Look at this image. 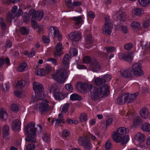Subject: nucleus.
<instances>
[{"label":"nucleus","instance_id":"f03ea898","mask_svg":"<svg viewBox=\"0 0 150 150\" xmlns=\"http://www.w3.org/2000/svg\"><path fill=\"white\" fill-rule=\"evenodd\" d=\"M110 86L107 84L95 88L91 92V97L94 100L108 96L109 94Z\"/></svg>","mask_w":150,"mask_h":150},{"label":"nucleus","instance_id":"4d7b16f0","mask_svg":"<svg viewBox=\"0 0 150 150\" xmlns=\"http://www.w3.org/2000/svg\"><path fill=\"white\" fill-rule=\"evenodd\" d=\"M19 0H2L3 3L5 4H8L10 2L16 3L19 1Z\"/></svg>","mask_w":150,"mask_h":150},{"label":"nucleus","instance_id":"bf43d9fd","mask_svg":"<svg viewBox=\"0 0 150 150\" xmlns=\"http://www.w3.org/2000/svg\"><path fill=\"white\" fill-rule=\"evenodd\" d=\"M21 33L23 35L27 34L28 32V29L25 27H22L20 29Z\"/></svg>","mask_w":150,"mask_h":150},{"label":"nucleus","instance_id":"79ce46f5","mask_svg":"<svg viewBox=\"0 0 150 150\" xmlns=\"http://www.w3.org/2000/svg\"><path fill=\"white\" fill-rule=\"evenodd\" d=\"M25 81L24 80H20L16 85V87L17 89L22 88L24 86Z\"/></svg>","mask_w":150,"mask_h":150},{"label":"nucleus","instance_id":"f257e3e1","mask_svg":"<svg viewBox=\"0 0 150 150\" xmlns=\"http://www.w3.org/2000/svg\"><path fill=\"white\" fill-rule=\"evenodd\" d=\"M35 124L33 123L30 122L28 123L24 131L25 134H29L25 138L26 141L30 142H35L36 139L35 137L36 135V132L40 133L42 132V128L40 126L37 125L36 128H35Z\"/></svg>","mask_w":150,"mask_h":150},{"label":"nucleus","instance_id":"f8f14e48","mask_svg":"<svg viewBox=\"0 0 150 150\" xmlns=\"http://www.w3.org/2000/svg\"><path fill=\"white\" fill-rule=\"evenodd\" d=\"M139 95V93L137 92L131 94L128 93H125L124 96L125 100H127V102L128 103H129L135 100Z\"/></svg>","mask_w":150,"mask_h":150},{"label":"nucleus","instance_id":"3c124183","mask_svg":"<svg viewBox=\"0 0 150 150\" xmlns=\"http://www.w3.org/2000/svg\"><path fill=\"white\" fill-rule=\"evenodd\" d=\"M35 149V144H29L26 146V150H34Z\"/></svg>","mask_w":150,"mask_h":150},{"label":"nucleus","instance_id":"412c9836","mask_svg":"<svg viewBox=\"0 0 150 150\" xmlns=\"http://www.w3.org/2000/svg\"><path fill=\"white\" fill-rule=\"evenodd\" d=\"M130 69H123L120 71V74L123 77L129 78L132 76Z\"/></svg>","mask_w":150,"mask_h":150},{"label":"nucleus","instance_id":"9b49d317","mask_svg":"<svg viewBox=\"0 0 150 150\" xmlns=\"http://www.w3.org/2000/svg\"><path fill=\"white\" fill-rule=\"evenodd\" d=\"M81 33L77 32L75 31L71 33L68 35L69 38L72 40L75 41L79 40L81 38Z\"/></svg>","mask_w":150,"mask_h":150},{"label":"nucleus","instance_id":"603ef678","mask_svg":"<svg viewBox=\"0 0 150 150\" xmlns=\"http://www.w3.org/2000/svg\"><path fill=\"white\" fill-rule=\"evenodd\" d=\"M43 139L46 142H49L50 139V134H44L43 137Z\"/></svg>","mask_w":150,"mask_h":150},{"label":"nucleus","instance_id":"774afa93","mask_svg":"<svg viewBox=\"0 0 150 150\" xmlns=\"http://www.w3.org/2000/svg\"><path fill=\"white\" fill-rule=\"evenodd\" d=\"M83 146H84V149L86 150H90L91 147L89 144V141L87 143Z\"/></svg>","mask_w":150,"mask_h":150},{"label":"nucleus","instance_id":"f704fd0d","mask_svg":"<svg viewBox=\"0 0 150 150\" xmlns=\"http://www.w3.org/2000/svg\"><path fill=\"white\" fill-rule=\"evenodd\" d=\"M69 106V105L68 103H66L63 105H62L60 107L61 113L62 114L65 113L68 111Z\"/></svg>","mask_w":150,"mask_h":150},{"label":"nucleus","instance_id":"2eb2a0df","mask_svg":"<svg viewBox=\"0 0 150 150\" xmlns=\"http://www.w3.org/2000/svg\"><path fill=\"white\" fill-rule=\"evenodd\" d=\"M33 88L35 93L38 94L42 92L44 90L43 85L40 83L35 82L33 84Z\"/></svg>","mask_w":150,"mask_h":150},{"label":"nucleus","instance_id":"f3484780","mask_svg":"<svg viewBox=\"0 0 150 150\" xmlns=\"http://www.w3.org/2000/svg\"><path fill=\"white\" fill-rule=\"evenodd\" d=\"M37 98L34 97L32 98L31 100H34L35 101V99H36V100H48V99L49 97L45 93L41 92L36 95Z\"/></svg>","mask_w":150,"mask_h":150},{"label":"nucleus","instance_id":"c756f323","mask_svg":"<svg viewBox=\"0 0 150 150\" xmlns=\"http://www.w3.org/2000/svg\"><path fill=\"white\" fill-rule=\"evenodd\" d=\"M132 12L134 15L139 16L144 13L143 10L141 8H134Z\"/></svg>","mask_w":150,"mask_h":150},{"label":"nucleus","instance_id":"e433bc0d","mask_svg":"<svg viewBox=\"0 0 150 150\" xmlns=\"http://www.w3.org/2000/svg\"><path fill=\"white\" fill-rule=\"evenodd\" d=\"M70 58L71 57L68 54L65 55L64 58L63 63L64 65H65L67 68L69 67V61Z\"/></svg>","mask_w":150,"mask_h":150},{"label":"nucleus","instance_id":"5fc2aeb1","mask_svg":"<svg viewBox=\"0 0 150 150\" xmlns=\"http://www.w3.org/2000/svg\"><path fill=\"white\" fill-rule=\"evenodd\" d=\"M126 18V15L124 13H122L119 14V16H117L118 19L122 21H124Z\"/></svg>","mask_w":150,"mask_h":150},{"label":"nucleus","instance_id":"7ed1b4c3","mask_svg":"<svg viewBox=\"0 0 150 150\" xmlns=\"http://www.w3.org/2000/svg\"><path fill=\"white\" fill-rule=\"evenodd\" d=\"M31 100L30 103H34V109L41 113H45L50 110L51 109L50 103L48 100H36V99Z\"/></svg>","mask_w":150,"mask_h":150},{"label":"nucleus","instance_id":"dca6fc26","mask_svg":"<svg viewBox=\"0 0 150 150\" xmlns=\"http://www.w3.org/2000/svg\"><path fill=\"white\" fill-rule=\"evenodd\" d=\"M9 127L6 125L3 126L2 129V133L4 138L6 140L9 139L10 138Z\"/></svg>","mask_w":150,"mask_h":150},{"label":"nucleus","instance_id":"39448f33","mask_svg":"<svg viewBox=\"0 0 150 150\" xmlns=\"http://www.w3.org/2000/svg\"><path fill=\"white\" fill-rule=\"evenodd\" d=\"M64 74L65 72L63 71L58 70L55 73L52 75V77L59 83H63L65 82L66 80Z\"/></svg>","mask_w":150,"mask_h":150},{"label":"nucleus","instance_id":"2f4dec72","mask_svg":"<svg viewBox=\"0 0 150 150\" xmlns=\"http://www.w3.org/2000/svg\"><path fill=\"white\" fill-rule=\"evenodd\" d=\"M139 2L142 7H146L150 4V0H139Z\"/></svg>","mask_w":150,"mask_h":150},{"label":"nucleus","instance_id":"473e14b6","mask_svg":"<svg viewBox=\"0 0 150 150\" xmlns=\"http://www.w3.org/2000/svg\"><path fill=\"white\" fill-rule=\"evenodd\" d=\"M141 129L144 131L149 132L150 131V124L146 123L141 126Z\"/></svg>","mask_w":150,"mask_h":150},{"label":"nucleus","instance_id":"de8ad7c7","mask_svg":"<svg viewBox=\"0 0 150 150\" xmlns=\"http://www.w3.org/2000/svg\"><path fill=\"white\" fill-rule=\"evenodd\" d=\"M31 17H32V16H30L29 12L28 13V14L27 13H25L23 18L24 21L26 23H27L29 21L30 18Z\"/></svg>","mask_w":150,"mask_h":150},{"label":"nucleus","instance_id":"a211bd4d","mask_svg":"<svg viewBox=\"0 0 150 150\" xmlns=\"http://www.w3.org/2000/svg\"><path fill=\"white\" fill-rule=\"evenodd\" d=\"M21 125L20 121L18 119H15L11 123V127L13 131H16L19 129Z\"/></svg>","mask_w":150,"mask_h":150},{"label":"nucleus","instance_id":"6ab92c4d","mask_svg":"<svg viewBox=\"0 0 150 150\" xmlns=\"http://www.w3.org/2000/svg\"><path fill=\"white\" fill-rule=\"evenodd\" d=\"M134 138L139 143L144 142L145 139V136L144 134L138 132L134 136Z\"/></svg>","mask_w":150,"mask_h":150},{"label":"nucleus","instance_id":"58836bf2","mask_svg":"<svg viewBox=\"0 0 150 150\" xmlns=\"http://www.w3.org/2000/svg\"><path fill=\"white\" fill-rule=\"evenodd\" d=\"M70 99L72 100H80L82 99L81 97L79 95L74 93L72 94L70 96Z\"/></svg>","mask_w":150,"mask_h":150},{"label":"nucleus","instance_id":"72a5a7b5","mask_svg":"<svg viewBox=\"0 0 150 150\" xmlns=\"http://www.w3.org/2000/svg\"><path fill=\"white\" fill-rule=\"evenodd\" d=\"M94 82L96 85L100 86L105 83V80L103 79L102 77H97L95 78Z\"/></svg>","mask_w":150,"mask_h":150},{"label":"nucleus","instance_id":"052dcab7","mask_svg":"<svg viewBox=\"0 0 150 150\" xmlns=\"http://www.w3.org/2000/svg\"><path fill=\"white\" fill-rule=\"evenodd\" d=\"M103 79L105 80V83L106 81H109L111 79L110 76L108 74L104 75L103 77Z\"/></svg>","mask_w":150,"mask_h":150},{"label":"nucleus","instance_id":"09e8293b","mask_svg":"<svg viewBox=\"0 0 150 150\" xmlns=\"http://www.w3.org/2000/svg\"><path fill=\"white\" fill-rule=\"evenodd\" d=\"M11 110L13 112H17L19 110V107L16 104H13L11 107Z\"/></svg>","mask_w":150,"mask_h":150},{"label":"nucleus","instance_id":"bb28decb","mask_svg":"<svg viewBox=\"0 0 150 150\" xmlns=\"http://www.w3.org/2000/svg\"><path fill=\"white\" fill-rule=\"evenodd\" d=\"M64 119L63 118V115L60 113L59 114L58 117L56 119V122L55 124V126L57 127L59 124L61 123H64Z\"/></svg>","mask_w":150,"mask_h":150},{"label":"nucleus","instance_id":"0eeeda50","mask_svg":"<svg viewBox=\"0 0 150 150\" xmlns=\"http://www.w3.org/2000/svg\"><path fill=\"white\" fill-rule=\"evenodd\" d=\"M57 88L55 84H53L50 89V91L53 93L55 99L58 100H61L65 98L64 94L61 92L57 91Z\"/></svg>","mask_w":150,"mask_h":150},{"label":"nucleus","instance_id":"a18cd8bd","mask_svg":"<svg viewBox=\"0 0 150 150\" xmlns=\"http://www.w3.org/2000/svg\"><path fill=\"white\" fill-rule=\"evenodd\" d=\"M112 147V145L111 144L110 141L108 139L106 142L105 145V148L106 150H110Z\"/></svg>","mask_w":150,"mask_h":150},{"label":"nucleus","instance_id":"c03bdc74","mask_svg":"<svg viewBox=\"0 0 150 150\" xmlns=\"http://www.w3.org/2000/svg\"><path fill=\"white\" fill-rule=\"evenodd\" d=\"M129 139V137L128 136L126 135L121 137V140L120 142H121V144H123L127 143Z\"/></svg>","mask_w":150,"mask_h":150},{"label":"nucleus","instance_id":"69168bd1","mask_svg":"<svg viewBox=\"0 0 150 150\" xmlns=\"http://www.w3.org/2000/svg\"><path fill=\"white\" fill-rule=\"evenodd\" d=\"M42 39L43 42L46 43H48L50 42L49 38L45 36H43L42 37Z\"/></svg>","mask_w":150,"mask_h":150},{"label":"nucleus","instance_id":"393cba45","mask_svg":"<svg viewBox=\"0 0 150 150\" xmlns=\"http://www.w3.org/2000/svg\"><path fill=\"white\" fill-rule=\"evenodd\" d=\"M93 42L92 37L91 35L87 36L86 38V47L88 48L91 46V44Z\"/></svg>","mask_w":150,"mask_h":150},{"label":"nucleus","instance_id":"cd10ccee","mask_svg":"<svg viewBox=\"0 0 150 150\" xmlns=\"http://www.w3.org/2000/svg\"><path fill=\"white\" fill-rule=\"evenodd\" d=\"M63 48L62 45V43L59 42L57 44L56 47V52H54V56L55 57H57L59 54H57L58 53L60 52Z\"/></svg>","mask_w":150,"mask_h":150},{"label":"nucleus","instance_id":"a19ab883","mask_svg":"<svg viewBox=\"0 0 150 150\" xmlns=\"http://www.w3.org/2000/svg\"><path fill=\"white\" fill-rule=\"evenodd\" d=\"M79 119L80 121L82 122L86 121L88 120L87 114L85 113L81 114L79 116Z\"/></svg>","mask_w":150,"mask_h":150},{"label":"nucleus","instance_id":"338daca9","mask_svg":"<svg viewBox=\"0 0 150 150\" xmlns=\"http://www.w3.org/2000/svg\"><path fill=\"white\" fill-rule=\"evenodd\" d=\"M47 61L51 62L54 65H56L57 61L55 59H54L52 58H49L47 59Z\"/></svg>","mask_w":150,"mask_h":150},{"label":"nucleus","instance_id":"4be33fe9","mask_svg":"<svg viewBox=\"0 0 150 150\" xmlns=\"http://www.w3.org/2000/svg\"><path fill=\"white\" fill-rule=\"evenodd\" d=\"M140 114L142 118L144 119L147 118L149 116L148 109L146 108H142L140 110Z\"/></svg>","mask_w":150,"mask_h":150},{"label":"nucleus","instance_id":"49530a36","mask_svg":"<svg viewBox=\"0 0 150 150\" xmlns=\"http://www.w3.org/2000/svg\"><path fill=\"white\" fill-rule=\"evenodd\" d=\"M14 18L15 16H13V14L10 12L8 13L6 16V19L9 22H11V20Z\"/></svg>","mask_w":150,"mask_h":150},{"label":"nucleus","instance_id":"680f3d73","mask_svg":"<svg viewBox=\"0 0 150 150\" xmlns=\"http://www.w3.org/2000/svg\"><path fill=\"white\" fill-rule=\"evenodd\" d=\"M66 88L69 91L71 92H72L73 90V88L71 84L70 83H68L65 86Z\"/></svg>","mask_w":150,"mask_h":150},{"label":"nucleus","instance_id":"20e7f679","mask_svg":"<svg viewBox=\"0 0 150 150\" xmlns=\"http://www.w3.org/2000/svg\"><path fill=\"white\" fill-rule=\"evenodd\" d=\"M105 22L102 28L103 34L110 35L112 30L113 25L111 23L110 16H106L105 17Z\"/></svg>","mask_w":150,"mask_h":150},{"label":"nucleus","instance_id":"e2e57ef3","mask_svg":"<svg viewBox=\"0 0 150 150\" xmlns=\"http://www.w3.org/2000/svg\"><path fill=\"white\" fill-rule=\"evenodd\" d=\"M133 47V45L131 43H128L125 44L124 46V48L127 50H129L131 49Z\"/></svg>","mask_w":150,"mask_h":150},{"label":"nucleus","instance_id":"6e6552de","mask_svg":"<svg viewBox=\"0 0 150 150\" xmlns=\"http://www.w3.org/2000/svg\"><path fill=\"white\" fill-rule=\"evenodd\" d=\"M48 34L49 35L51 36L54 38L57 37L59 40H60L62 39V35L59 33L57 27L53 26L50 27L49 30Z\"/></svg>","mask_w":150,"mask_h":150},{"label":"nucleus","instance_id":"864d4df0","mask_svg":"<svg viewBox=\"0 0 150 150\" xmlns=\"http://www.w3.org/2000/svg\"><path fill=\"white\" fill-rule=\"evenodd\" d=\"M70 54L72 56H74L77 55L78 52L76 49L72 48L71 49L69 52Z\"/></svg>","mask_w":150,"mask_h":150},{"label":"nucleus","instance_id":"aec40b11","mask_svg":"<svg viewBox=\"0 0 150 150\" xmlns=\"http://www.w3.org/2000/svg\"><path fill=\"white\" fill-rule=\"evenodd\" d=\"M83 16L82 15H81L77 17H74L73 18V20L75 21V25L77 26V27H75L76 29H78L80 28V26L79 25L83 22Z\"/></svg>","mask_w":150,"mask_h":150},{"label":"nucleus","instance_id":"13d9d810","mask_svg":"<svg viewBox=\"0 0 150 150\" xmlns=\"http://www.w3.org/2000/svg\"><path fill=\"white\" fill-rule=\"evenodd\" d=\"M52 70V67L49 65H47L45 69V74H48L50 73Z\"/></svg>","mask_w":150,"mask_h":150},{"label":"nucleus","instance_id":"9d476101","mask_svg":"<svg viewBox=\"0 0 150 150\" xmlns=\"http://www.w3.org/2000/svg\"><path fill=\"white\" fill-rule=\"evenodd\" d=\"M77 86L78 88H80L85 93L89 91L93 87V86L91 84H88L81 82L78 83Z\"/></svg>","mask_w":150,"mask_h":150},{"label":"nucleus","instance_id":"8fccbe9b","mask_svg":"<svg viewBox=\"0 0 150 150\" xmlns=\"http://www.w3.org/2000/svg\"><path fill=\"white\" fill-rule=\"evenodd\" d=\"M0 25L3 30H5L6 29V25L5 23L4 20L1 17L0 18Z\"/></svg>","mask_w":150,"mask_h":150},{"label":"nucleus","instance_id":"7c9ffc66","mask_svg":"<svg viewBox=\"0 0 150 150\" xmlns=\"http://www.w3.org/2000/svg\"><path fill=\"white\" fill-rule=\"evenodd\" d=\"M89 141L87 139V138L85 136L80 137L78 139V142L79 144L83 146Z\"/></svg>","mask_w":150,"mask_h":150},{"label":"nucleus","instance_id":"37998d69","mask_svg":"<svg viewBox=\"0 0 150 150\" xmlns=\"http://www.w3.org/2000/svg\"><path fill=\"white\" fill-rule=\"evenodd\" d=\"M131 25L133 29H139L141 28L140 23L137 21H134L131 24Z\"/></svg>","mask_w":150,"mask_h":150},{"label":"nucleus","instance_id":"b1692460","mask_svg":"<svg viewBox=\"0 0 150 150\" xmlns=\"http://www.w3.org/2000/svg\"><path fill=\"white\" fill-rule=\"evenodd\" d=\"M115 131L112 134V137L113 140L117 143L120 142L121 137Z\"/></svg>","mask_w":150,"mask_h":150},{"label":"nucleus","instance_id":"c85d7f7f","mask_svg":"<svg viewBox=\"0 0 150 150\" xmlns=\"http://www.w3.org/2000/svg\"><path fill=\"white\" fill-rule=\"evenodd\" d=\"M8 114L5 110L2 109L0 110V118L2 121H4L8 118Z\"/></svg>","mask_w":150,"mask_h":150},{"label":"nucleus","instance_id":"5701e85b","mask_svg":"<svg viewBox=\"0 0 150 150\" xmlns=\"http://www.w3.org/2000/svg\"><path fill=\"white\" fill-rule=\"evenodd\" d=\"M28 68V67L27 63L25 62H23L19 65L18 69L19 72H23L27 70Z\"/></svg>","mask_w":150,"mask_h":150},{"label":"nucleus","instance_id":"ea45409f","mask_svg":"<svg viewBox=\"0 0 150 150\" xmlns=\"http://www.w3.org/2000/svg\"><path fill=\"white\" fill-rule=\"evenodd\" d=\"M141 123V120L140 117L137 116L133 120V126L136 127L138 126Z\"/></svg>","mask_w":150,"mask_h":150},{"label":"nucleus","instance_id":"0e129e2a","mask_svg":"<svg viewBox=\"0 0 150 150\" xmlns=\"http://www.w3.org/2000/svg\"><path fill=\"white\" fill-rule=\"evenodd\" d=\"M67 123L69 124H77L78 123V122L77 120H73L71 119H67L66 120Z\"/></svg>","mask_w":150,"mask_h":150},{"label":"nucleus","instance_id":"c9c22d12","mask_svg":"<svg viewBox=\"0 0 150 150\" xmlns=\"http://www.w3.org/2000/svg\"><path fill=\"white\" fill-rule=\"evenodd\" d=\"M118 103L120 105L124 104L126 102H127V100H125L124 96V94L120 95L118 99H117Z\"/></svg>","mask_w":150,"mask_h":150},{"label":"nucleus","instance_id":"4c0bfd02","mask_svg":"<svg viewBox=\"0 0 150 150\" xmlns=\"http://www.w3.org/2000/svg\"><path fill=\"white\" fill-rule=\"evenodd\" d=\"M35 74L36 75L40 76H44L45 74V69L43 68H39L37 69L35 71Z\"/></svg>","mask_w":150,"mask_h":150},{"label":"nucleus","instance_id":"1a4fd4ad","mask_svg":"<svg viewBox=\"0 0 150 150\" xmlns=\"http://www.w3.org/2000/svg\"><path fill=\"white\" fill-rule=\"evenodd\" d=\"M30 16H32V19H36L38 21H40L43 18L44 13L41 11H37L33 10H31L29 11Z\"/></svg>","mask_w":150,"mask_h":150},{"label":"nucleus","instance_id":"423d86ee","mask_svg":"<svg viewBox=\"0 0 150 150\" xmlns=\"http://www.w3.org/2000/svg\"><path fill=\"white\" fill-rule=\"evenodd\" d=\"M132 72L133 74L137 76H140L144 74L142 70V64L139 63L134 64L132 66Z\"/></svg>","mask_w":150,"mask_h":150},{"label":"nucleus","instance_id":"ddd939ff","mask_svg":"<svg viewBox=\"0 0 150 150\" xmlns=\"http://www.w3.org/2000/svg\"><path fill=\"white\" fill-rule=\"evenodd\" d=\"M133 55L132 53H121L119 55V58L128 62L132 61Z\"/></svg>","mask_w":150,"mask_h":150},{"label":"nucleus","instance_id":"6e6d98bb","mask_svg":"<svg viewBox=\"0 0 150 150\" xmlns=\"http://www.w3.org/2000/svg\"><path fill=\"white\" fill-rule=\"evenodd\" d=\"M105 49L108 52H112L116 50V48L112 46L108 47H105Z\"/></svg>","mask_w":150,"mask_h":150},{"label":"nucleus","instance_id":"4468645a","mask_svg":"<svg viewBox=\"0 0 150 150\" xmlns=\"http://www.w3.org/2000/svg\"><path fill=\"white\" fill-rule=\"evenodd\" d=\"M90 68L92 71L94 72H98L100 71V66L96 59H93L92 60Z\"/></svg>","mask_w":150,"mask_h":150},{"label":"nucleus","instance_id":"a878e982","mask_svg":"<svg viewBox=\"0 0 150 150\" xmlns=\"http://www.w3.org/2000/svg\"><path fill=\"white\" fill-rule=\"evenodd\" d=\"M129 129L124 127H120L116 131L119 135H122L126 134L129 132Z\"/></svg>","mask_w":150,"mask_h":150}]
</instances>
